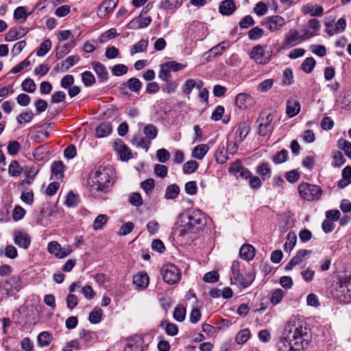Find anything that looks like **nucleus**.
Listing matches in <instances>:
<instances>
[{"label":"nucleus","instance_id":"f257e3e1","mask_svg":"<svg viewBox=\"0 0 351 351\" xmlns=\"http://www.w3.org/2000/svg\"><path fill=\"white\" fill-rule=\"evenodd\" d=\"M310 341L309 329L302 319L293 315L286 322L277 348L279 351H300L307 348Z\"/></svg>","mask_w":351,"mask_h":351},{"label":"nucleus","instance_id":"f03ea898","mask_svg":"<svg viewBox=\"0 0 351 351\" xmlns=\"http://www.w3.org/2000/svg\"><path fill=\"white\" fill-rule=\"evenodd\" d=\"M208 217L199 209H187L180 213L173 228V234L180 240L189 241L191 234L203 230L206 226Z\"/></svg>","mask_w":351,"mask_h":351},{"label":"nucleus","instance_id":"7ed1b4c3","mask_svg":"<svg viewBox=\"0 0 351 351\" xmlns=\"http://www.w3.org/2000/svg\"><path fill=\"white\" fill-rule=\"evenodd\" d=\"M114 173L109 167H99L90 174L88 185L91 192H106L112 185Z\"/></svg>","mask_w":351,"mask_h":351},{"label":"nucleus","instance_id":"20e7f679","mask_svg":"<svg viewBox=\"0 0 351 351\" xmlns=\"http://www.w3.org/2000/svg\"><path fill=\"white\" fill-rule=\"evenodd\" d=\"M266 49L267 46L261 45L254 46L249 54L250 58L258 64H267L271 60L273 52L271 50Z\"/></svg>","mask_w":351,"mask_h":351},{"label":"nucleus","instance_id":"39448f33","mask_svg":"<svg viewBox=\"0 0 351 351\" xmlns=\"http://www.w3.org/2000/svg\"><path fill=\"white\" fill-rule=\"evenodd\" d=\"M298 191L300 196L308 201L319 199L322 193L319 186L308 183L300 184Z\"/></svg>","mask_w":351,"mask_h":351},{"label":"nucleus","instance_id":"423d86ee","mask_svg":"<svg viewBox=\"0 0 351 351\" xmlns=\"http://www.w3.org/2000/svg\"><path fill=\"white\" fill-rule=\"evenodd\" d=\"M160 272L164 281L169 285H173L180 279V272L177 267L173 264L164 265Z\"/></svg>","mask_w":351,"mask_h":351},{"label":"nucleus","instance_id":"0eeeda50","mask_svg":"<svg viewBox=\"0 0 351 351\" xmlns=\"http://www.w3.org/2000/svg\"><path fill=\"white\" fill-rule=\"evenodd\" d=\"M273 116L271 114H265L262 113L258 118V134L265 136L270 134L274 127L272 124Z\"/></svg>","mask_w":351,"mask_h":351},{"label":"nucleus","instance_id":"6e6552de","mask_svg":"<svg viewBox=\"0 0 351 351\" xmlns=\"http://www.w3.org/2000/svg\"><path fill=\"white\" fill-rule=\"evenodd\" d=\"M286 24L285 19L279 15L269 16L264 19L262 25L271 32L280 29Z\"/></svg>","mask_w":351,"mask_h":351},{"label":"nucleus","instance_id":"1a4fd4ad","mask_svg":"<svg viewBox=\"0 0 351 351\" xmlns=\"http://www.w3.org/2000/svg\"><path fill=\"white\" fill-rule=\"evenodd\" d=\"M5 293L8 296H13L22 288V282L19 276H12L3 285Z\"/></svg>","mask_w":351,"mask_h":351},{"label":"nucleus","instance_id":"9d476101","mask_svg":"<svg viewBox=\"0 0 351 351\" xmlns=\"http://www.w3.org/2000/svg\"><path fill=\"white\" fill-rule=\"evenodd\" d=\"M48 251L58 258H63L71 253L69 246L61 247L57 241H51L48 244Z\"/></svg>","mask_w":351,"mask_h":351},{"label":"nucleus","instance_id":"9b49d317","mask_svg":"<svg viewBox=\"0 0 351 351\" xmlns=\"http://www.w3.org/2000/svg\"><path fill=\"white\" fill-rule=\"evenodd\" d=\"M250 131V125L247 122H241L238 124L235 132L234 141V148L236 149L237 144H239L244 141Z\"/></svg>","mask_w":351,"mask_h":351},{"label":"nucleus","instance_id":"f8f14e48","mask_svg":"<svg viewBox=\"0 0 351 351\" xmlns=\"http://www.w3.org/2000/svg\"><path fill=\"white\" fill-rule=\"evenodd\" d=\"M234 101L236 106L241 109L252 106L255 103L254 98L251 95L244 93L237 94Z\"/></svg>","mask_w":351,"mask_h":351},{"label":"nucleus","instance_id":"ddd939ff","mask_svg":"<svg viewBox=\"0 0 351 351\" xmlns=\"http://www.w3.org/2000/svg\"><path fill=\"white\" fill-rule=\"evenodd\" d=\"M119 0H104L99 6L97 15L99 18L105 17L117 7Z\"/></svg>","mask_w":351,"mask_h":351},{"label":"nucleus","instance_id":"4468645a","mask_svg":"<svg viewBox=\"0 0 351 351\" xmlns=\"http://www.w3.org/2000/svg\"><path fill=\"white\" fill-rule=\"evenodd\" d=\"M302 41V38L298 35V32L296 29H291L286 34L284 43L285 46L292 47Z\"/></svg>","mask_w":351,"mask_h":351},{"label":"nucleus","instance_id":"2eb2a0df","mask_svg":"<svg viewBox=\"0 0 351 351\" xmlns=\"http://www.w3.org/2000/svg\"><path fill=\"white\" fill-rule=\"evenodd\" d=\"M143 341L140 337H133L128 339L124 351H143Z\"/></svg>","mask_w":351,"mask_h":351},{"label":"nucleus","instance_id":"dca6fc26","mask_svg":"<svg viewBox=\"0 0 351 351\" xmlns=\"http://www.w3.org/2000/svg\"><path fill=\"white\" fill-rule=\"evenodd\" d=\"M92 67L98 77L100 82H106L108 78V73L104 64L99 62H93Z\"/></svg>","mask_w":351,"mask_h":351},{"label":"nucleus","instance_id":"f3484780","mask_svg":"<svg viewBox=\"0 0 351 351\" xmlns=\"http://www.w3.org/2000/svg\"><path fill=\"white\" fill-rule=\"evenodd\" d=\"M51 178L62 180L64 178V165L62 161H54L51 165Z\"/></svg>","mask_w":351,"mask_h":351},{"label":"nucleus","instance_id":"a211bd4d","mask_svg":"<svg viewBox=\"0 0 351 351\" xmlns=\"http://www.w3.org/2000/svg\"><path fill=\"white\" fill-rule=\"evenodd\" d=\"M302 12L304 14H309L312 16H321L323 15L324 9L321 5H313L312 4L307 3L302 6Z\"/></svg>","mask_w":351,"mask_h":351},{"label":"nucleus","instance_id":"6ab92c4d","mask_svg":"<svg viewBox=\"0 0 351 351\" xmlns=\"http://www.w3.org/2000/svg\"><path fill=\"white\" fill-rule=\"evenodd\" d=\"M237 9L233 0H224L219 5V12L223 15H231Z\"/></svg>","mask_w":351,"mask_h":351},{"label":"nucleus","instance_id":"aec40b11","mask_svg":"<svg viewBox=\"0 0 351 351\" xmlns=\"http://www.w3.org/2000/svg\"><path fill=\"white\" fill-rule=\"evenodd\" d=\"M14 243L18 246L27 249L30 245L31 240L27 234L17 232L14 235Z\"/></svg>","mask_w":351,"mask_h":351},{"label":"nucleus","instance_id":"412c9836","mask_svg":"<svg viewBox=\"0 0 351 351\" xmlns=\"http://www.w3.org/2000/svg\"><path fill=\"white\" fill-rule=\"evenodd\" d=\"M239 254L241 258L251 261L255 256V249L251 244H244L240 248Z\"/></svg>","mask_w":351,"mask_h":351},{"label":"nucleus","instance_id":"4be33fe9","mask_svg":"<svg viewBox=\"0 0 351 351\" xmlns=\"http://www.w3.org/2000/svg\"><path fill=\"white\" fill-rule=\"evenodd\" d=\"M133 283L138 289H145L149 284V277L146 273L139 272L134 276Z\"/></svg>","mask_w":351,"mask_h":351},{"label":"nucleus","instance_id":"5701e85b","mask_svg":"<svg viewBox=\"0 0 351 351\" xmlns=\"http://www.w3.org/2000/svg\"><path fill=\"white\" fill-rule=\"evenodd\" d=\"M152 21L150 16L141 17L139 16L132 20L130 23V25L132 28L141 29L149 26Z\"/></svg>","mask_w":351,"mask_h":351},{"label":"nucleus","instance_id":"b1692460","mask_svg":"<svg viewBox=\"0 0 351 351\" xmlns=\"http://www.w3.org/2000/svg\"><path fill=\"white\" fill-rule=\"evenodd\" d=\"M115 149L119 154L121 160H128L132 158L131 150L121 141L119 143H115Z\"/></svg>","mask_w":351,"mask_h":351},{"label":"nucleus","instance_id":"393cba45","mask_svg":"<svg viewBox=\"0 0 351 351\" xmlns=\"http://www.w3.org/2000/svg\"><path fill=\"white\" fill-rule=\"evenodd\" d=\"M351 183V166H346L342 171V179L337 183V186L343 189Z\"/></svg>","mask_w":351,"mask_h":351},{"label":"nucleus","instance_id":"a878e982","mask_svg":"<svg viewBox=\"0 0 351 351\" xmlns=\"http://www.w3.org/2000/svg\"><path fill=\"white\" fill-rule=\"evenodd\" d=\"M300 110V104L296 100H289L287 103L286 112L289 117L297 115Z\"/></svg>","mask_w":351,"mask_h":351},{"label":"nucleus","instance_id":"bb28decb","mask_svg":"<svg viewBox=\"0 0 351 351\" xmlns=\"http://www.w3.org/2000/svg\"><path fill=\"white\" fill-rule=\"evenodd\" d=\"M112 127L110 123L104 122L101 123L95 130V135L98 138L106 137L110 134Z\"/></svg>","mask_w":351,"mask_h":351},{"label":"nucleus","instance_id":"cd10ccee","mask_svg":"<svg viewBox=\"0 0 351 351\" xmlns=\"http://www.w3.org/2000/svg\"><path fill=\"white\" fill-rule=\"evenodd\" d=\"M123 85L126 86L131 91L138 94L142 87V82L136 77H131Z\"/></svg>","mask_w":351,"mask_h":351},{"label":"nucleus","instance_id":"c85d7f7f","mask_svg":"<svg viewBox=\"0 0 351 351\" xmlns=\"http://www.w3.org/2000/svg\"><path fill=\"white\" fill-rule=\"evenodd\" d=\"M208 151V146L205 144H201L194 147L192 152V156L195 158L202 160Z\"/></svg>","mask_w":351,"mask_h":351},{"label":"nucleus","instance_id":"c756f323","mask_svg":"<svg viewBox=\"0 0 351 351\" xmlns=\"http://www.w3.org/2000/svg\"><path fill=\"white\" fill-rule=\"evenodd\" d=\"M179 193V186L176 184H172L167 187L165 197L167 199H173L178 197Z\"/></svg>","mask_w":351,"mask_h":351},{"label":"nucleus","instance_id":"7c9ffc66","mask_svg":"<svg viewBox=\"0 0 351 351\" xmlns=\"http://www.w3.org/2000/svg\"><path fill=\"white\" fill-rule=\"evenodd\" d=\"M254 278V277L252 274H246L245 276L240 274L239 277L235 278L234 280L237 281L242 287L246 288L252 284Z\"/></svg>","mask_w":351,"mask_h":351},{"label":"nucleus","instance_id":"2f4dec72","mask_svg":"<svg viewBox=\"0 0 351 351\" xmlns=\"http://www.w3.org/2000/svg\"><path fill=\"white\" fill-rule=\"evenodd\" d=\"M148 46V40L145 39L140 40L136 44L134 45L130 50V54L132 56L135 53L144 51Z\"/></svg>","mask_w":351,"mask_h":351},{"label":"nucleus","instance_id":"473e14b6","mask_svg":"<svg viewBox=\"0 0 351 351\" xmlns=\"http://www.w3.org/2000/svg\"><path fill=\"white\" fill-rule=\"evenodd\" d=\"M132 143L137 147L147 149L151 142L146 137L143 138L140 135H136L132 139Z\"/></svg>","mask_w":351,"mask_h":351},{"label":"nucleus","instance_id":"72a5a7b5","mask_svg":"<svg viewBox=\"0 0 351 351\" xmlns=\"http://www.w3.org/2000/svg\"><path fill=\"white\" fill-rule=\"evenodd\" d=\"M143 134L145 135V137L151 142L152 140L156 137L158 130L154 125L148 124L145 126L143 129Z\"/></svg>","mask_w":351,"mask_h":351},{"label":"nucleus","instance_id":"f704fd0d","mask_svg":"<svg viewBox=\"0 0 351 351\" xmlns=\"http://www.w3.org/2000/svg\"><path fill=\"white\" fill-rule=\"evenodd\" d=\"M23 171L17 160H12L8 167V173L11 176H19Z\"/></svg>","mask_w":351,"mask_h":351},{"label":"nucleus","instance_id":"c9c22d12","mask_svg":"<svg viewBox=\"0 0 351 351\" xmlns=\"http://www.w3.org/2000/svg\"><path fill=\"white\" fill-rule=\"evenodd\" d=\"M51 47V42L49 39L45 40L39 46L36 51V56L41 57L45 56Z\"/></svg>","mask_w":351,"mask_h":351},{"label":"nucleus","instance_id":"e433bc0d","mask_svg":"<svg viewBox=\"0 0 351 351\" xmlns=\"http://www.w3.org/2000/svg\"><path fill=\"white\" fill-rule=\"evenodd\" d=\"M52 340L51 335L46 331L42 332L38 336V343L40 346H47Z\"/></svg>","mask_w":351,"mask_h":351},{"label":"nucleus","instance_id":"4c0bfd02","mask_svg":"<svg viewBox=\"0 0 351 351\" xmlns=\"http://www.w3.org/2000/svg\"><path fill=\"white\" fill-rule=\"evenodd\" d=\"M23 90L32 93L36 90V85L31 78H27L21 84Z\"/></svg>","mask_w":351,"mask_h":351},{"label":"nucleus","instance_id":"58836bf2","mask_svg":"<svg viewBox=\"0 0 351 351\" xmlns=\"http://www.w3.org/2000/svg\"><path fill=\"white\" fill-rule=\"evenodd\" d=\"M274 84L273 79L265 80L257 86L256 90L260 93H266L272 88Z\"/></svg>","mask_w":351,"mask_h":351},{"label":"nucleus","instance_id":"ea45409f","mask_svg":"<svg viewBox=\"0 0 351 351\" xmlns=\"http://www.w3.org/2000/svg\"><path fill=\"white\" fill-rule=\"evenodd\" d=\"M296 236L293 232H289L287 235V241L284 245V249L285 251H291L295 245Z\"/></svg>","mask_w":351,"mask_h":351},{"label":"nucleus","instance_id":"a19ab883","mask_svg":"<svg viewBox=\"0 0 351 351\" xmlns=\"http://www.w3.org/2000/svg\"><path fill=\"white\" fill-rule=\"evenodd\" d=\"M250 332L248 329L240 330L235 337V341L239 344L245 343L250 338Z\"/></svg>","mask_w":351,"mask_h":351},{"label":"nucleus","instance_id":"79ce46f5","mask_svg":"<svg viewBox=\"0 0 351 351\" xmlns=\"http://www.w3.org/2000/svg\"><path fill=\"white\" fill-rule=\"evenodd\" d=\"M315 65V60L313 58H307L301 65V69L306 73H311Z\"/></svg>","mask_w":351,"mask_h":351},{"label":"nucleus","instance_id":"37998d69","mask_svg":"<svg viewBox=\"0 0 351 351\" xmlns=\"http://www.w3.org/2000/svg\"><path fill=\"white\" fill-rule=\"evenodd\" d=\"M108 220V217L107 215L103 214L98 215L94 221L93 229L95 230L101 229Z\"/></svg>","mask_w":351,"mask_h":351},{"label":"nucleus","instance_id":"c03bdc74","mask_svg":"<svg viewBox=\"0 0 351 351\" xmlns=\"http://www.w3.org/2000/svg\"><path fill=\"white\" fill-rule=\"evenodd\" d=\"M102 311L99 308H95L89 315V321L92 324H98L101 319Z\"/></svg>","mask_w":351,"mask_h":351},{"label":"nucleus","instance_id":"a18cd8bd","mask_svg":"<svg viewBox=\"0 0 351 351\" xmlns=\"http://www.w3.org/2000/svg\"><path fill=\"white\" fill-rule=\"evenodd\" d=\"M338 147L342 149L345 154L351 158V143L345 139L338 141Z\"/></svg>","mask_w":351,"mask_h":351},{"label":"nucleus","instance_id":"49530a36","mask_svg":"<svg viewBox=\"0 0 351 351\" xmlns=\"http://www.w3.org/2000/svg\"><path fill=\"white\" fill-rule=\"evenodd\" d=\"M21 148V144L16 141H12L8 143V152L10 156L16 155Z\"/></svg>","mask_w":351,"mask_h":351},{"label":"nucleus","instance_id":"de8ad7c7","mask_svg":"<svg viewBox=\"0 0 351 351\" xmlns=\"http://www.w3.org/2000/svg\"><path fill=\"white\" fill-rule=\"evenodd\" d=\"M293 83V75L291 69H286L282 75V84L289 86Z\"/></svg>","mask_w":351,"mask_h":351},{"label":"nucleus","instance_id":"09e8293b","mask_svg":"<svg viewBox=\"0 0 351 351\" xmlns=\"http://www.w3.org/2000/svg\"><path fill=\"white\" fill-rule=\"evenodd\" d=\"M198 167V163L195 160H189L185 162L182 167V170L184 173H192Z\"/></svg>","mask_w":351,"mask_h":351},{"label":"nucleus","instance_id":"8fccbe9b","mask_svg":"<svg viewBox=\"0 0 351 351\" xmlns=\"http://www.w3.org/2000/svg\"><path fill=\"white\" fill-rule=\"evenodd\" d=\"M264 34L263 29L255 27L248 32V37L250 40H256L261 38Z\"/></svg>","mask_w":351,"mask_h":351},{"label":"nucleus","instance_id":"3c124183","mask_svg":"<svg viewBox=\"0 0 351 351\" xmlns=\"http://www.w3.org/2000/svg\"><path fill=\"white\" fill-rule=\"evenodd\" d=\"M215 159L216 161L220 164H223L227 161L228 157L226 156V152L223 146L219 147L216 150Z\"/></svg>","mask_w":351,"mask_h":351},{"label":"nucleus","instance_id":"603ef678","mask_svg":"<svg viewBox=\"0 0 351 351\" xmlns=\"http://www.w3.org/2000/svg\"><path fill=\"white\" fill-rule=\"evenodd\" d=\"M79 201V196L71 191L67 195L65 203L69 207H75L77 206Z\"/></svg>","mask_w":351,"mask_h":351},{"label":"nucleus","instance_id":"864d4df0","mask_svg":"<svg viewBox=\"0 0 351 351\" xmlns=\"http://www.w3.org/2000/svg\"><path fill=\"white\" fill-rule=\"evenodd\" d=\"M128 67L126 65L123 64H117L112 66V73L114 76H121L125 74L128 72Z\"/></svg>","mask_w":351,"mask_h":351},{"label":"nucleus","instance_id":"5fc2aeb1","mask_svg":"<svg viewBox=\"0 0 351 351\" xmlns=\"http://www.w3.org/2000/svg\"><path fill=\"white\" fill-rule=\"evenodd\" d=\"M287 157L288 152L282 149L274 156L273 161L275 164H281L287 160Z\"/></svg>","mask_w":351,"mask_h":351},{"label":"nucleus","instance_id":"6e6d98bb","mask_svg":"<svg viewBox=\"0 0 351 351\" xmlns=\"http://www.w3.org/2000/svg\"><path fill=\"white\" fill-rule=\"evenodd\" d=\"M83 83L86 86H92L95 82V77L90 71H85L82 74Z\"/></svg>","mask_w":351,"mask_h":351},{"label":"nucleus","instance_id":"4d7b16f0","mask_svg":"<svg viewBox=\"0 0 351 351\" xmlns=\"http://www.w3.org/2000/svg\"><path fill=\"white\" fill-rule=\"evenodd\" d=\"M116 36V29L114 28H111L101 35V36L99 38V41L101 43H104L110 39L114 38Z\"/></svg>","mask_w":351,"mask_h":351},{"label":"nucleus","instance_id":"13d9d810","mask_svg":"<svg viewBox=\"0 0 351 351\" xmlns=\"http://www.w3.org/2000/svg\"><path fill=\"white\" fill-rule=\"evenodd\" d=\"M285 295L284 291L280 289H278L274 291L271 297V302L276 305L279 304L282 300Z\"/></svg>","mask_w":351,"mask_h":351},{"label":"nucleus","instance_id":"bf43d9fd","mask_svg":"<svg viewBox=\"0 0 351 351\" xmlns=\"http://www.w3.org/2000/svg\"><path fill=\"white\" fill-rule=\"evenodd\" d=\"M186 309L180 306H177L173 312V317L178 322H182L185 319Z\"/></svg>","mask_w":351,"mask_h":351},{"label":"nucleus","instance_id":"052dcab7","mask_svg":"<svg viewBox=\"0 0 351 351\" xmlns=\"http://www.w3.org/2000/svg\"><path fill=\"white\" fill-rule=\"evenodd\" d=\"M34 114L31 110L21 113L16 118L18 123H29L33 119Z\"/></svg>","mask_w":351,"mask_h":351},{"label":"nucleus","instance_id":"680f3d73","mask_svg":"<svg viewBox=\"0 0 351 351\" xmlns=\"http://www.w3.org/2000/svg\"><path fill=\"white\" fill-rule=\"evenodd\" d=\"M66 302L68 308L73 310L78 304L79 300L75 295L69 293L66 298Z\"/></svg>","mask_w":351,"mask_h":351},{"label":"nucleus","instance_id":"e2e57ef3","mask_svg":"<svg viewBox=\"0 0 351 351\" xmlns=\"http://www.w3.org/2000/svg\"><path fill=\"white\" fill-rule=\"evenodd\" d=\"M155 186L154 180L149 178L141 182V187L146 194H149L154 189Z\"/></svg>","mask_w":351,"mask_h":351},{"label":"nucleus","instance_id":"0e129e2a","mask_svg":"<svg viewBox=\"0 0 351 351\" xmlns=\"http://www.w3.org/2000/svg\"><path fill=\"white\" fill-rule=\"evenodd\" d=\"M34 106L36 108V112L37 114H40L47 108L48 104L47 102L42 99H38L36 100L34 103Z\"/></svg>","mask_w":351,"mask_h":351},{"label":"nucleus","instance_id":"69168bd1","mask_svg":"<svg viewBox=\"0 0 351 351\" xmlns=\"http://www.w3.org/2000/svg\"><path fill=\"white\" fill-rule=\"evenodd\" d=\"M182 0H166L162 2V7L166 10H171L179 7Z\"/></svg>","mask_w":351,"mask_h":351},{"label":"nucleus","instance_id":"338daca9","mask_svg":"<svg viewBox=\"0 0 351 351\" xmlns=\"http://www.w3.org/2000/svg\"><path fill=\"white\" fill-rule=\"evenodd\" d=\"M156 157L159 162L164 163L169 159L170 154L167 149L162 148L156 152Z\"/></svg>","mask_w":351,"mask_h":351},{"label":"nucleus","instance_id":"774afa93","mask_svg":"<svg viewBox=\"0 0 351 351\" xmlns=\"http://www.w3.org/2000/svg\"><path fill=\"white\" fill-rule=\"evenodd\" d=\"M267 5L262 2L259 1L257 3L254 8V12L258 15V16H263L267 12Z\"/></svg>","mask_w":351,"mask_h":351}]
</instances>
